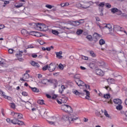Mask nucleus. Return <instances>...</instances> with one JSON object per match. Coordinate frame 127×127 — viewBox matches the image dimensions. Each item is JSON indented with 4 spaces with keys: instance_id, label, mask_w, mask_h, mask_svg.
Here are the masks:
<instances>
[{
    "instance_id": "f257e3e1",
    "label": "nucleus",
    "mask_w": 127,
    "mask_h": 127,
    "mask_svg": "<svg viewBox=\"0 0 127 127\" xmlns=\"http://www.w3.org/2000/svg\"><path fill=\"white\" fill-rule=\"evenodd\" d=\"M63 119L64 121H68L69 123H73V122L78 120L79 118L76 117V116L73 115H71L70 117L68 116V115H64L63 116Z\"/></svg>"
},
{
    "instance_id": "f03ea898",
    "label": "nucleus",
    "mask_w": 127,
    "mask_h": 127,
    "mask_svg": "<svg viewBox=\"0 0 127 127\" xmlns=\"http://www.w3.org/2000/svg\"><path fill=\"white\" fill-rule=\"evenodd\" d=\"M62 110L67 113H71L72 112V107L68 105L64 104L62 106Z\"/></svg>"
},
{
    "instance_id": "7ed1b4c3",
    "label": "nucleus",
    "mask_w": 127,
    "mask_h": 127,
    "mask_svg": "<svg viewBox=\"0 0 127 127\" xmlns=\"http://www.w3.org/2000/svg\"><path fill=\"white\" fill-rule=\"evenodd\" d=\"M12 124L13 125H17L18 126H23L24 125L23 122L19 121L17 118H14L12 120Z\"/></svg>"
},
{
    "instance_id": "20e7f679",
    "label": "nucleus",
    "mask_w": 127,
    "mask_h": 127,
    "mask_svg": "<svg viewBox=\"0 0 127 127\" xmlns=\"http://www.w3.org/2000/svg\"><path fill=\"white\" fill-rule=\"evenodd\" d=\"M57 67V65L55 64H50L49 65V71L50 72H53L55 71Z\"/></svg>"
},
{
    "instance_id": "39448f33",
    "label": "nucleus",
    "mask_w": 127,
    "mask_h": 127,
    "mask_svg": "<svg viewBox=\"0 0 127 127\" xmlns=\"http://www.w3.org/2000/svg\"><path fill=\"white\" fill-rule=\"evenodd\" d=\"M113 30L115 32H117V31H124V28L119 26L115 25L113 26Z\"/></svg>"
},
{
    "instance_id": "423d86ee",
    "label": "nucleus",
    "mask_w": 127,
    "mask_h": 127,
    "mask_svg": "<svg viewBox=\"0 0 127 127\" xmlns=\"http://www.w3.org/2000/svg\"><path fill=\"white\" fill-rule=\"evenodd\" d=\"M100 36H101V35L97 33H95L93 35V37H92V39L93 40V41H95V42H97V41H98V40H99V38H100Z\"/></svg>"
},
{
    "instance_id": "0eeeda50",
    "label": "nucleus",
    "mask_w": 127,
    "mask_h": 127,
    "mask_svg": "<svg viewBox=\"0 0 127 127\" xmlns=\"http://www.w3.org/2000/svg\"><path fill=\"white\" fill-rule=\"evenodd\" d=\"M111 10L112 13H116V12H118V14H119V15H121V14H122V11L119 10V9L117 8H111Z\"/></svg>"
},
{
    "instance_id": "6e6552de",
    "label": "nucleus",
    "mask_w": 127,
    "mask_h": 127,
    "mask_svg": "<svg viewBox=\"0 0 127 127\" xmlns=\"http://www.w3.org/2000/svg\"><path fill=\"white\" fill-rule=\"evenodd\" d=\"M75 83L79 87H81V86H85V85H86V84H85V83H84V81H83L80 79H78V80L75 81Z\"/></svg>"
},
{
    "instance_id": "1a4fd4ad",
    "label": "nucleus",
    "mask_w": 127,
    "mask_h": 127,
    "mask_svg": "<svg viewBox=\"0 0 127 127\" xmlns=\"http://www.w3.org/2000/svg\"><path fill=\"white\" fill-rule=\"evenodd\" d=\"M83 21L84 20L80 19V20H79V21H73L72 23V25H74V26H78V25H80L81 23H83V22H81V21Z\"/></svg>"
},
{
    "instance_id": "9d476101",
    "label": "nucleus",
    "mask_w": 127,
    "mask_h": 127,
    "mask_svg": "<svg viewBox=\"0 0 127 127\" xmlns=\"http://www.w3.org/2000/svg\"><path fill=\"white\" fill-rule=\"evenodd\" d=\"M57 58L59 59H62L63 58V56H62V54H63V52L62 51H60L59 52H56L55 53Z\"/></svg>"
},
{
    "instance_id": "9b49d317",
    "label": "nucleus",
    "mask_w": 127,
    "mask_h": 127,
    "mask_svg": "<svg viewBox=\"0 0 127 127\" xmlns=\"http://www.w3.org/2000/svg\"><path fill=\"white\" fill-rule=\"evenodd\" d=\"M48 82H49V83H55L54 86L55 88H56V87H57V85H58V82L56 79H54V80H52L51 79H48Z\"/></svg>"
},
{
    "instance_id": "f8f14e48",
    "label": "nucleus",
    "mask_w": 127,
    "mask_h": 127,
    "mask_svg": "<svg viewBox=\"0 0 127 127\" xmlns=\"http://www.w3.org/2000/svg\"><path fill=\"white\" fill-rule=\"evenodd\" d=\"M96 73L97 75H99V76H104V71H103L102 70L100 69H97L96 70Z\"/></svg>"
},
{
    "instance_id": "ddd939ff",
    "label": "nucleus",
    "mask_w": 127,
    "mask_h": 127,
    "mask_svg": "<svg viewBox=\"0 0 127 127\" xmlns=\"http://www.w3.org/2000/svg\"><path fill=\"white\" fill-rule=\"evenodd\" d=\"M48 29L47 26L45 24L42 23L41 27V31H46V30Z\"/></svg>"
},
{
    "instance_id": "4468645a",
    "label": "nucleus",
    "mask_w": 127,
    "mask_h": 127,
    "mask_svg": "<svg viewBox=\"0 0 127 127\" xmlns=\"http://www.w3.org/2000/svg\"><path fill=\"white\" fill-rule=\"evenodd\" d=\"M22 53H23V51H21L19 50L18 52H17V53L15 54L16 57L17 58H20L22 56Z\"/></svg>"
},
{
    "instance_id": "2eb2a0df",
    "label": "nucleus",
    "mask_w": 127,
    "mask_h": 127,
    "mask_svg": "<svg viewBox=\"0 0 127 127\" xmlns=\"http://www.w3.org/2000/svg\"><path fill=\"white\" fill-rule=\"evenodd\" d=\"M69 29V28L66 27H62L60 26L59 28H58V30L60 32V33H63L64 31V29Z\"/></svg>"
},
{
    "instance_id": "dca6fc26",
    "label": "nucleus",
    "mask_w": 127,
    "mask_h": 127,
    "mask_svg": "<svg viewBox=\"0 0 127 127\" xmlns=\"http://www.w3.org/2000/svg\"><path fill=\"white\" fill-rule=\"evenodd\" d=\"M87 4L88 5L87 6H85V7H82V8H89L91 5H93L94 4V2L92 1L87 2Z\"/></svg>"
},
{
    "instance_id": "f3484780",
    "label": "nucleus",
    "mask_w": 127,
    "mask_h": 127,
    "mask_svg": "<svg viewBox=\"0 0 127 127\" xmlns=\"http://www.w3.org/2000/svg\"><path fill=\"white\" fill-rule=\"evenodd\" d=\"M83 92H85L86 93V97H85V99H86V100H91V98H90V92H89L88 90H84Z\"/></svg>"
},
{
    "instance_id": "a211bd4d",
    "label": "nucleus",
    "mask_w": 127,
    "mask_h": 127,
    "mask_svg": "<svg viewBox=\"0 0 127 127\" xmlns=\"http://www.w3.org/2000/svg\"><path fill=\"white\" fill-rule=\"evenodd\" d=\"M41 25H42V23H36L35 26V29H37V30L41 31Z\"/></svg>"
},
{
    "instance_id": "6ab92c4d",
    "label": "nucleus",
    "mask_w": 127,
    "mask_h": 127,
    "mask_svg": "<svg viewBox=\"0 0 127 127\" xmlns=\"http://www.w3.org/2000/svg\"><path fill=\"white\" fill-rule=\"evenodd\" d=\"M113 102L117 105H121L122 103V100L118 98L114 99Z\"/></svg>"
},
{
    "instance_id": "aec40b11",
    "label": "nucleus",
    "mask_w": 127,
    "mask_h": 127,
    "mask_svg": "<svg viewBox=\"0 0 127 127\" xmlns=\"http://www.w3.org/2000/svg\"><path fill=\"white\" fill-rule=\"evenodd\" d=\"M31 64L32 66H34V67H36L37 68H39L40 65L39 64L34 61H32L31 63Z\"/></svg>"
},
{
    "instance_id": "412c9836",
    "label": "nucleus",
    "mask_w": 127,
    "mask_h": 127,
    "mask_svg": "<svg viewBox=\"0 0 127 127\" xmlns=\"http://www.w3.org/2000/svg\"><path fill=\"white\" fill-rule=\"evenodd\" d=\"M73 93L74 94V95H76V96H80V95H81V96H84V93L79 92L77 90L73 91Z\"/></svg>"
},
{
    "instance_id": "4be33fe9",
    "label": "nucleus",
    "mask_w": 127,
    "mask_h": 127,
    "mask_svg": "<svg viewBox=\"0 0 127 127\" xmlns=\"http://www.w3.org/2000/svg\"><path fill=\"white\" fill-rule=\"evenodd\" d=\"M106 25V26L104 27H106V28H108L109 31H112L113 30V27L112 26V25L110 24H104Z\"/></svg>"
},
{
    "instance_id": "5701e85b",
    "label": "nucleus",
    "mask_w": 127,
    "mask_h": 127,
    "mask_svg": "<svg viewBox=\"0 0 127 127\" xmlns=\"http://www.w3.org/2000/svg\"><path fill=\"white\" fill-rule=\"evenodd\" d=\"M21 32L22 34L23 35H24V36H27V35H28V34H29V33H28V32H27V31L25 29L22 30Z\"/></svg>"
},
{
    "instance_id": "b1692460",
    "label": "nucleus",
    "mask_w": 127,
    "mask_h": 127,
    "mask_svg": "<svg viewBox=\"0 0 127 127\" xmlns=\"http://www.w3.org/2000/svg\"><path fill=\"white\" fill-rule=\"evenodd\" d=\"M104 115L106 118H108L109 120H112V116L108 114V112L106 110H104Z\"/></svg>"
},
{
    "instance_id": "393cba45",
    "label": "nucleus",
    "mask_w": 127,
    "mask_h": 127,
    "mask_svg": "<svg viewBox=\"0 0 127 127\" xmlns=\"http://www.w3.org/2000/svg\"><path fill=\"white\" fill-rule=\"evenodd\" d=\"M48 82V79L45 78H43L41 80V83L42 84H44V85H46Z\"/></svg>"
},
{
    "instance_id": "a878e982",
    "label": "nucleus",
    "mask_w": 127,
    "mask_h": 127,
    "mask_svg": "<svg viewBox=\"0 0 127 127\" xmlns=\"http://www.w3.org/2000/svg\"><path fill=\"white\" fill-rule=\"evenodd\" d=\"M30 88H31V90L32 91H33V92H34L35 93H39V89H38V88L36 87H30Z\"/></svg>"
},
{
    "instance_id": "bb28decb",
    "label": "nucleus",
    "mask_w": 127,
    "mask_h": 127,
    "mask_svg": "<svg viewBox=\"0 0 127 127\" xmlns=\"http://www.w3.org/2000/svg\"><path fill=\"white\" fill-rule=\"evenodd\" d=\"M107 82L110 84H114L115 83V79L114 78L107 79Z\"/></svg>"
},
{
    "instance_id": "cd10ccee",
    "label": "nucleus",
    "mask_w": 127,
    "mask_h": 127,
    "mask_svg": "<svg viewBox=\"0 0 127 127\" xmlns=\"http://www.w3.org/2000/svg\"><path fill=\"white\" fill-rule=\"evenodd\" d=\"M25 103H26L25 107L26 109H28V110H29V107H30V106H31V103H30L29 101H27V102H25Z\"/></svg>"
},
{
    "instance_id": "c85d7f7f",
    "label": "nucleus",
    "mask_w": 127,
    "mask_h": 127,
    "mask_svg": "<svg viewBox=\"0 0 127 127\" xmlns=\"http://www.w3.org/2000/svg\"><path fill=\"white\" fill-rule=\"evenodd\" d=\"M19 113H15V112H12V115H13V117L14 119H17L18 117V115Z\"/></svg>"
},
{
    "instance_id": "c756f323",
    "label": "nucleus",
    "mask_w": 127,
    "mask_h": 127,
    "mask_svg": "<svg viewBox=\"0 0 127 127\" xmlns=\"http://www.w3.org/2000/svg\"><path fill=\"white\" fill-rule=\"evenodd\" d=\"M52 33L53 34H54L55 35H58L59 34V32H58V31H57L56 30H52Z\"/></svg>"
},
{
    "instance_id": "7c9ffc66",
    "label": "nucleus",
    "mask_w": 127,
    "mask_h": 127,
    "mask_svg": "<svg viewBox=\"0 0 127 127\" xmlns=\"http://www.w3.org/2000/svg\"><path fill=\"white\" fill-rule=\"evenodd\" d=\"M86 38L89 40V41H93V37L91 35H88L86 37Z\"/></svg>"
},
{
    "instance_id": "2f4dec72",
    "label": "nucleus",
    "mask_w": 127,
    "mask_h": 127,
    "mask_svg": "<svg viewBox=\"0 0 127 127\" xmlns=\"http://www.w3.org/2000/svg\"><path fill=\"white\" fill-rule=\"evenodd\" d=\"M68 5H69V3H68V2L61 3V6L62 7H64V6H68Z\"/></svg>"
},
{
    "instance_id": "473e14b6",
    "label": "nucleus",
    "mask_w": 127,
    "mask_h": 127,
    "mask_svg": "<svg viewBox=\"0 0 127 127\" xmlns=\"http://www.w3.org/2000/svg\"><path fill=\"white\" fill-rule=\"evenodd\" d=\"M82 33H83V30H82V29L78 30L76 31V34H77V35H80L82 34Z\"/></svg>"
},
{
    "instance_id": "72a5a7b5",
    "label": "nucleus",
    "mask_w": 127,
    "mask_h": 127,
    "mask_svg": "<svg viewBox=\"0 0 127 127\" xmlns=\"http://www.w3.org/2000/svg\"><path fill=\"white\" fill-rule=\"evenodd\" d=\"M106 43V42H105V40L104 39H100L99 41V44L100 45H104Z\"/></svg>"
},
{
    "instance_id": "f704fd0d",
    "label": "nucleus",
    "mask_w": 127,
    "mask_h": 127,
    "mask_svg": "<svg viewBox=\"0 0 127 127\" xmlns=\"http://www.w3.org/2000/svg\"><path fill=\"white\" fill-rule=\"evenodd\" d=\"M37 103L39 104V105H44V100H39L37 101Z\"/></svg>"
},
{
    "instance_id": "c9c22d12",
    "label": "nucleus",
    "mask_w": 127,
    "mask_h": 127,
    "mask_svg": "<svg viewBox=\"0 0 127 127\" xmlns=\"http://www.w3.org/2000/svg\"><path fill=\"white\" fill-rule=\"evenodd\" d=\"M105 6L107 8H111L112 7V5L110 3H106Z\"/></svg>"
},
{
    "instance_id": "e433bc0d",
    "label": "nucleus",
    "mask_w": 127,
    "mask_h": 127,
    "mask_svg": "<svg viewBox=\"0 0 127 127\" xmlns=\"http://www.w3.org/2000/svg\"><path fill=\"white\" fill-rule=\"evenodd\" d=\"M119 105L116 107L117 110H118L119 111H121L122 109H123V106L121 105V104H118Z\"/></svg>"
},
{
    "instance_id": "4c0bfd02",
    "label": "nucleus",
    "mask_w": 127,
    "mask_h": 127,
    "mask_svg": "<svg viewBox=\"0 0 127 127\" xmlns=\"http://www.w3.org/2000/svg\"><path fill=\"white\" fill-rule=\"evenodd\" d=\"M104 98L105 99H110L111 98V95L109 94H106L104 95Z\"/></svg>"
},
{
    "instance_id": "58836bf2",
    "label": "nucleus",
    "mask_w": 127,
    "mask_h": 127,
    "mask_svg": "<svg viewBox=\"0 0 127 127\" xmlns=\"http://www.w3.org/2000/svg\"><path fill=\"white\" fill-rule=\"evenodd\" d=\"M106 4H105L104 2H102L100 4H99L98 6L100 7H104Z\"/></svg>"
},
{
    "instance_id": "ea45409f",
    "label": "nucleus",
    "mask_w": 127,
    "mask_h": 127,
    "mask_svg": "<svg viewBox=\"0 0 127 127\" xmlns=\"http://www.w3.org/2000/svg\"><path fill=\"white\" fill-rule=\"evenodd\" d=\"M74 78L75 79H77V80H80V74H76L74 75Z\"/></svg>"
},
{
    "instance_id": "a19ab883",
    "label": "nucleus",
    "mask_w": 127,
    "mask_h": 127,
    "mask_svg": "<svg viewBox=\"0 0 127 127\" xmlns=\"http://www.w3.org/2000/svg\"><path fill=\"white\" fill-rule=\"evenodd\" d=\"M34 36L37 37H41V33L36 32V34H34Z\"/></svg>"
},
{
    "instance_id": "79ce46f5",
    "label": "nucleus",
    "mask_w": 127,
    "mask_h": 127,
    "mask_svg": "<svg viewBox=\"0 0 127 127\" xmlns=\"http://www.w3.org/2000/svg\"><path fill=\"white\" fill-rule=\"evenodd\" d=\"M90 54L91 56H92V57H96V54H95V53H94L93 51H90Z\"/></svg>"
},
{
    "instance_id": "37998d69",
    "label": "nucleus",
    "mask_w": 127,
    "mask_h": 127,
    "mask_svg": "<svg viewBox=\"0 0 127 127\" xmlns=\"http://www.w3.org/2000/svg\"><path fill=\"white\" fill-rule=\"evenodd\" d=\"M22 118H23L22 114L19 113V114L18 115V118L17 119L18 120H21V119H22Z\"/></svg>"
},
{
    "instance_id": "c03bdc74",
    "label": "nucleus",
    "mask_w": 127,
    "mask_h": 127,
    "mask_svg": "<svg viewBox=\"0 0 127 127\" xmlns=\"http://www.w3.org/2000/svg\"><path fill=\"white\" fill-rule=\"evenodd\" d=\"M46 7H47L48 8H49L50 9H51L52 7H54V6H52L50 4H46Z\"/></svg>"
},
{
    "instance_id": "a18cd8bd",
    "label": "nucleus",
    "mask_w": 127,
    "mask_h": 127,
    "mask_svg": "<svg viewBox=\"0 0 127 127\" xmlns=\"http://www.w3.org/2000/svg\"><path fill=\"white\" fill-rule=\"evenodd\" d=\"M43 71H46L47 69H49V66L48 65H45L43 68H42Z\"/></svg>"
},
{
    "instance_id": "49530a36",
    "label": "nucleus",
    "mask_w": 127,
    "mask_h": 127,
    "mask_svg": "<svg viewBox=\"0 0 127 127\" xmlns=\"http://www.w3.org/2000/svg\"><path fill=\"white\" fill-rule=\"evenodd\" d=\"M59 69H61V70H63V69H64V66L63 65V64H60L59 65Z\"/></svg>"
},
{
    "instance_id": "de8ad7c7",
    "label": "nucleus",
    "mask_w": 127,
    "mask_h": 127,
    "mask_svg": "<svg viewBox=\"0 0 127 127\" xmlns=\"http://www.w3.org/2000/svg\"><path fill=\"white\" fill-rule=\"evenodd\" d=\"M22 95L23 96H24V97H27V96H28V94L27 93V92H25V91H23L22 92Z\"/></svg>"
},
{
    "instance_id": "09e8293b",
    "label": "nucleus",
    "mask_w": 127,
    "mask_h": 127,
    "mask_svg": "<svg viewBox=\"0 0 127 127\" xmlns=\"http://www.w3.org/2000/svg\"><path fill=\"white\" fill-rule=\"evenodd\" d=\"M0 94L3 97V98H5L6 95H4V92L2 91V90H0Z\"/></svg>"
},
{
    "instance_id": "8fccbe9b",
    "label": "nucleus",
    "mask_w": 127,
    "mask_h": 127,
    "mask_svg": "<svg viewBox=\"0 0 127 127\" xmlns=\"http://www.w3.org/2000/svg\"><path fill=\"white\" fill-rule=\"evenodd\" d=\"M14 51V50H13V49H9L8 50V53H9L10 54H12V53H13Z\"/></svg>"
},
{
    "instance_id": "3c124183",
    "label": "nucleus",
    "mask_w": 127,
    "mask_h": 127,
    "mask_svg": "<svg viewBox=\"0 0 127 127\" xmlns=\"http://www.w3.org/2000/svg\"><path fill=\"white\" fill-rule=\"evenodd\" d=\"M7 123H8L9 124H12V120H11L10 119L7 118L6 119Z\"/></svg>"
},
{
    "instance_id": "603ef678",
    "label": "nucleus",
    "mask_w": 127,
    "mask_h": 127,
    "mask_svg": "<svg viewBox=\"0 0 127 127\" xmlns=\"http://www.w3.org/2000/svg\"><path fill=\"white\" fill-rule=\"evenodd\" d=\"M22 5H23L22 3H20L19 4L17 5H15V6L16 7H17V8H18L19 7H21V6H22Z\"/></svg>"
},
{
    "instance_id": "864d4df0",
    "label": "nucleus",
    "mask_w": 127,
    "mask_h": 127,
    "mask_svg": "<svg viewBox=\"0 0 127 127\" xmlns=\"http://www.w3.org/2000/svg\"><path fill=\"white\" fill-rule=\"evenodd\" d=\"M67 101H68V98H65V100H64V98H63L62 99V102H63V103H66V102H67Z\"/></svg>"
},
{
    "instance_id": "5fc2aeb1",
    "label": "nucleus",
    "mask_w": 127,
    "mask_h": 127,
    "mask_svg": "<svg viewBox=\"0 0 127 127\" xmlns=\"http://www.w3.org/2000/svg\"><path fill=\"white\" fill-rule=\"evenodd\" d=\"M11 108H12V109H15V104L13 103H12L11 104Z\"/></svg>"
},
{
    "instance_id": "6e6d98bb",
    "label": "nucleus",
    "mask_w": 127,
    "mask_h": 127,
    "mask_svg": "<svg viewBox=\"0 0 127 127\" xmlns=\"http://www.w3.org/2000/svg\"><path fill=\"white\" fill-rule=\"evenodd\" d=\"M77 6H78V7H85V6H82L83 5L82 4L78 3L76 4Z\"/></svg>"
},
{
    "instance_id": "4d7b16f0",
    "label": "nucleus",
    "mask_w": 127,
    "mask_h": 127,
    "mask_svg": "<svg viewBox=\"0 0 127 127\" xmlns=\"http://www.w3.org/2000/svg\"><path fill=\"white\" fill-rule=\"evenodd\" d=\"M98 113V116L99 117H100V118H101V119H103V118H104V116H102V115L101 114V113L100 112H97Z\"/></svg>"
},
{
    "instance_id": "13d9d810",
    "label": "nucleus",
    "mask_w": 127,
    "mask_h": 127,
    "mask_svg": "<svg viewBox=\"0 0 127 127\" xmlns=\"http://www.w3.org/2000/svg\"><path fill=\"white\" fill-rule=\"evenodd\" d=\"M36 32L35 31H31L30 32L29 34H30V35H34V34H36Z\"/></svg>"
},
{
    "instance_id": "bf43d9fd",
    "label": "nucleus",
    "mask_w": 127,
    "mask_h": 127,
    "mask_svg": "<svg viewBox=\"0 0 127 127\" xmlns=\"http://www.w3.org/2000/svg\"><path fill=\"white\" fill-rule=\"evenodd\" d=\"M2 60H3V59H2V58H0V64H2V65H3V64H4V63L2 62Z\"/></svg>"
},
{
    "instance_id": "052dcab7",
    "label": "nucleus",
    "mask_w": 127,
    "mask_h": 127,
    "mask_svg": "<svg viewBox=\"0 0 127 127\" xmlns=\"http://www.w3.org/2000/svg\"><path fill=\"white\" fill-rule=\"evenodd\" d=\"M82 59H83V60H88V57H85V56H82Z\"/></svg>"
},
{
    "instance_id": "680f3d73",
    "label": "nucleus",
    "mask_w": 127,
    "mask_h": 127,
    "mask_svg": "<svg viewBox=\"0 0 127 127\" xmlns=\"http://www.w3.org/2000/svg\"><path fill=\"white\" fill-rule=\"evenodd\" d=\"M50 125H55V122L54 121H49Z\"/></svg>"
},
{
    "instance_id": "e2e57ef3",
    "label": "nucleus",
    "mask_w": 127,
    "mask_h": 127,
    "mask_svg": "<svg viewBox=\"0 0 127 127\" xmlns=\"http://www.w3.org/2000/svg\"><path fill=\"white\" fill-rule=\"evenodd\" d=\"M5 99H7V100L10 101V100H11V97L6 96H5Z\"/></svg>"
},
{
    "instance_id": "0e129e2a",
    "label": "nucleus",
    "mask_w": 127,
    "mask_h": 127,
    "mask_svg": "<svg viewBox=\"0 0 127 127\" xmlns=\"http://www.w3.org/2000/svg\"><path fill=\"white\" fill-rule=\"evenodd\" d=\"M61 89H62V90H63V91H64V90H65V89H66V87H65L64 85H62Z\"/></svg>"
},
{
    "instance_id": "69168bd1",
    "label": "nucleus",
    "mask_w": 127,
    "mask_h": 127,
    "mask_svg": "<svg viewBox=\"0 0 127 127\" xmlns=\"http://www.w3.org/2000/svg\"><path fill=\"white\" fill-rule=\"evenodd\" d=\"M32 57H33V58H36L37 57V55L36 54H32Z\"/></svg>"
},
{
    "instance_id": "338daca9",
    "label": "nucleus",
    "mask_w": 127,
    "mask_h": 127,
    "mask_svg": "<svg viewBox=\"0 0 127 127\" xmlns=\"http://www.w3.org/2000/svg\"><path fill=\"white\" fill-rule=\"evenodd\" d=\"M5 26L4 25H0V29H2L3 28H4Z\"/></svg>"
},
{
    "instance_id": "774afa93",
    "label": "nucleus",
    "mask_w": 127,
    "mask_h": 127,
    "mask_svg": "<svg viewBox=\"0 0 127 127\" xmlns=\"http://www.w3.org/2000/svg\"><path fill=\"white\" fill-rule=\"evenodd\" d=\"M44 42H43V41H39V44H40V45H43V44H44Z\"/></svg>"
}]
</instances>
